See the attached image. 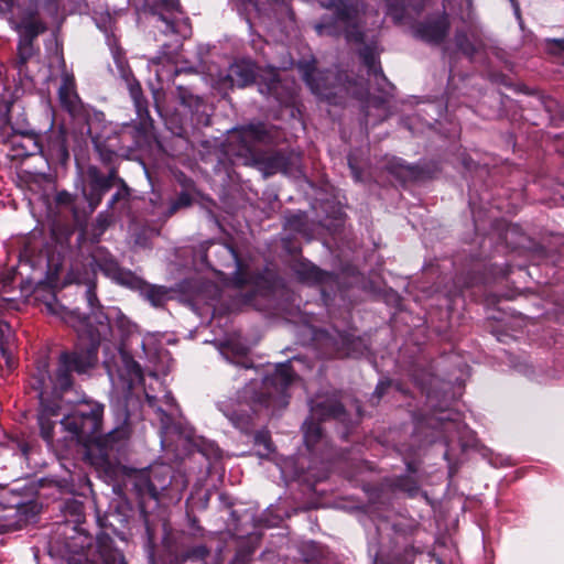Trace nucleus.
<instances>
[{
	"mask_svg": "<svg viewBox=\"0 0 564 564\" xmlns=\"http://www.w3.org/2000/svg\"><path fill=\"white\" fill-rule=\"evenodd\" d=\"M85 297L89 314L75 310L64 317L77 332V344L72 349L61 351L54 375L50 372L46 361L39 364L33 373V386L42 392L47 389L74 390L75 376L89 377L98 364L99 346L110 336L111 325L99 303L94 283L87 286Z\"/></svg>",
	"mask_w": 564,
	"mask_h": 564,
	"instance_id": "obj_1",
	"label": "nucleus"
},
{
	"mask_svg": "<svg viewBox=\"0 0 564 564\" xmlns=\"http://www.w3.org/2000/svg\"><path fill=\"white\" fill-rule=\"evenodd\" d=\"M80 402L77 409L61 420V425L85 446V456L100 477L113 480L120 471L121 458L132 433L127 405L123 402L115 405L116 425L102 435L105 405L95 401Z\"/></svg>",
	"mask_w": 564,
	"mask_h": 564,
	"instance_id": "obj_2",
	"label": "nucleus"
},
{
	"mask_svg": "<svg viewBox=\"0 0 564 564\" xmlns=\"http://www.w3.org/2000/svg\"><path fill=\"white\" fill-rule=\"evenodd\" d=\"M294 380L290 362L278 365L274 370L261 379H250L236 393L235 399L217 403V409L241 434L252 436L254 445L263 446L267 453L272 451L268 431L256 430L261 414L274 415L289 404V388Z\"/></svg>",
	"mask_w": 564,
	"mask_h": 564,
	"instance_id": "obj_3",
	"label": "nucleus"
},
{
	"mask_svg": "<svg viewBox=\"0 0 564 564\" xmlns=\"http://www.w3.org/2000/svg\"><path fill=\"white\" fill-rule=\"evenodd\" d=\"M61 107L79 127L82 134L90 137L99 159L105 164H112L119 151L131 150L138 145L140 134L135 124L121 127L107 122L102 111L85 106L72 79L65 78L58 88Z\"/></svg>",
	"mask_w": 564,
	"mask_h": 564,
	"instance_id": "obj_4",
	"label": "nucleus"
},
{
	"mask_svg": "<svg viewBox=\"0 0 564 564\" xmlns=\"http://www.w3.org/2000/svg\"><path fill=\"white\" fill-rule=\"evenodd\" d=\"M272 141V135L262 122L250 123L235 131L229 137L231 151L254 165L265 177L276 173L290 174L299 165V156L286 150L262 151L259 144Z\"/></svg>",
	"mask_w": 564,
	"mask_h": 564,
	"instance_id": "obj_5",
	"label": "nucleus"
},
{
	"mask_svg": "<svg viewBox=\"0 0 564 564\" xmlns=\"http://www.w3.org/2000/svg\"><path fill=\"white\" fill-rule=\"evenodd\" d=\"M221 268L232 269L228 278V284L240 291V296L246 304H251L257 296H269L275 286L271 274L253 273L249 267L239 258L237 250L228 243H214L207 252L206 259Z\"/></svg>",
	"mask_w": 564,
	"mask_h": 564,
	"instance_id": "obj_6",
	"label": "nucleus"
},
{
	"mask_svg": "<svg viewBox=\"0 0 564 564\" xmlns=\"http://www.w3.org/2000/svg\"><path fill=\"white\" fill-rule=\"evenodd\" d=\"M323 7L332 12L324 14L316 24L318 34L343 36L348 43L365 42L362 0H328Z\"/></svg>",
	"mask_w": 564,
	"mask_h": 564,
	"instance_id": "obj_7",
	"label": "nucleus"
},
{
	"mask_svg": "<svg viewBox=\"0 0 564 564\" xmlns=\"http://www.w3.org/2000/svg\"><path fill=\"white\" fill-rule=\"evenodd\" d=\"M310 417L303 423L304 442L311 453L318 451L319 444L324 442L323 431L316 421L334 420L343 424L347 436L348 431L357 423V421L347 412L340 402L338 394L316 395L310 401Z\"/></svg>",
	"mask_w": 564,
	"mask_h": 564,
	"instance_id": "obj_8",
	"label": "nucleus"
},
{
	"mask_svg": "<svg viewBox=\"0 0 564 564\" xmlns=\"http://www.w3.org/2000/svg\"><path fill=\"white\" fill-rule=\"evenodd\" d=\"M232 86L243 88L257 83L262 95L274 98L280 104H286L293 96L292 83L282 79L276 68L268 67L258 72L250 59L235 62L227 75Z\"/></svg>",
	"mask_w": 564,
	"mask_h": 564,
	"instance_id": "obj_9",
	"label": "nucleus"
},
{
	"mask_svg": "<svg viewBox=\"0 0 564 564\" xmlns=\"http://www.w3.org/2000/svg\"><path fill=\"white\" fill-rule=\"evenodd\" d=\"M145 7L153 26L164 35L174 36L173 44L163 45V53L169 55L171 52L166 51L167 48H177L182 40L191 35L189 19L183 11L180 0H145Z\"/></svg>",
	"mask_w": 564,
	"mask_h": 564,
	"instance_id": "obj_10",
	"label": "nucleus"
},
{
	"mask_svg": "<svg viewBox=\"0 0 564 564\" xmlns=\"http://www.w3.org/2000/svg\"><path fill=\"white\" fill-rule=\"evenodd\" d=\"M13 107L11 93L4 86H0V143H11L14 149H20L19 155L41 154L43 144L37 135L11 121L9 113Z\"/></svg>",
	"mask_w": 564,
	"mask_h": 564,
	"instance_id": "obj_11",
	"label": "nucleus"
},
{
	"mask_svg": "<svg viewBox=\"0 0 564 564\" xmlns=\"http://www.w3.org/2000/svg\"><path fill=\"white\" fill-rule=\"evenodd\" d=\"M452 29L451 17L445 4L442 9L425 14L411 26L413 37L431 45L441 46L446 42Z\"/></svg>",
	"mask_w": 564,
	"mask_h": 564,
	"instance_id": "obj_12",
	"label": "nucleus"
},
{
	"mask_svg": "<svg viewBox=\"0 0 564 564\" xmlns=\"http://www.w3.org/2000/svg\"><path fill=\"white\" fill-rule=\"evenodd\" d=\"M108 45L117 69V74L126 83L139 119L145 122L150 119V113L148 100L143 96L142 87L139 80H137L133 76V73L124 56V52L117 44V40L115 37H108Z\"/></svg>",
	"mask_w": 564,
	"mask_h": 564,
	"instance_id": "obj_13",
	"label": "nucleus"
},
{
	"mask_svg": "<svg viewBox=\"0 0 564 564\" xmlns=\"http://www.w3.org/2000/svg\"><path fill=\"white\" fill-rule=\"evenodd\" d=\"M318 341L326 358H358L368 351V344L360 336L333 329L321 334Z\"/></svg>",
	"mask_w": 564,
	"mask_h": 564,
	"instance_id": "obj_14",
	"label": "nucleus"
},
{
	"mask_svg": "<svg viewBox=\"0 0 564 564\" xmlns=\"http://www.w3.org/2000/svg\"><path fill=\"white\" fill-rule=\"evenodd\" d=\"M118 170L111 166L104 174L97 166L89 165L83 181L82 194L88 204L89 214H93L100 205L104 196L115 186Z\"/></svg>",
	"mask_w": 564,
	"mask_h": 564,
	"instance_id": "obj_15",
	"label": "nucleus"
},
{
	"mask_svg": "<svg viewBox=\"0 0 564 564\" xmlns=\"http://www.w3.org/2000/svg\"><path fill=\"white\" fill-rule=\"evenodd\" d=\"M93 263L117 284L128 288L129 284L138 282V275L128 269L121 268L116 258L105 248H97L93 254Z\"/></svg>",
	"mask_w": 564,
	"mask_h": 564,
	"instance_id": "obj_16",
	"label": "nucleus"
},
{
	"mask_svg": "<svg viewBox=\"0 0 564 564\" xmlns=\"http://www.w3.org/2000/svg\"><path fill=\"white\" fill-rule=\"evenodd\" d=\"M41 154L54 165H65L69 161L68 132L64 127L50 130Z\"/></svg>",
	"mask_w": 564,
	"mask_h": 564,
	"instance_id": "obj_17",
	"label": "nucleus"
},
{
	"mask_svg": "<svg viewBox=\"0 0 564 564\" xmlns=\"http://www.w3.org/2000/svg\"><path fill=\"white\" fill-rule=\"evenodd\" d=\"M379 53L377 41L365 43L358 52L362 64L367 67L368 75L375 77L378 90L382 94L389 95V89H393L394 87L388 80L382 70L379 61Z\"/></svg>",
	"mask_w": 564,
	"mask_h": 564,
	"instance_id": "obj_18",
	"label": "nucleus"
},
{
	"mask_svg": "<svg viewBox=\"0 0 564 564\" xmlns=\"http://www.w3.org/2000/svg\"><path fill=\"white\" fill-rule=\"evenodd\" d=\"M176 97L182 106L192 113V120L196 126H209L210 118L207 112L205 100L195 95L189 88L184 86L176 87Z\"/></svg>",
	"mask_w": 564,
	"mask_h": 564,
	"instance_id": "obj_19",
	"label": "nucleus"
},
{
	"mask_svg": "<svg viewBox=\"0 0 564 564\" xmlns=\"http://www.w3.org/2000/svg\"><path fill=\"white\" fill-rule=\"evenodd\" d=\"M453 40L457 51L469 59L475 57L482 45L480 28L475 23L457 28Z\"/></svg>",
	"mask_w": 564,
	"mask_h": 564,
	"instance_id": "obj_20",
	"label": "nucleus"
},
{
	"mask_svg": "<svg viewBox=\"0 0 564 564\" xmlns=\"http://www.w3.org/2000/svg\"><path fill=\"white\" fill-rule=\"evenodd\" d=\"M291 269L301 282L310 285L323 284L330 279L329 272L302 257L293 259Z\"/></svg>",
	"mask_w": 564,
	"mask_h": 564,
	"instance_id": "obj_21",
	"label": "nucleus"
},
{
	"mask_svg": "<svg viewBox=\"0 0 564 564\" xmlns=\"http://www.w3.org/2000/svg\"><path fill=\"white\" fill-rule=\"evenodd\" d=\"M115 186L117 187L116 193H113L110 199L107 203L108 210H112V213L118 214L119 216H130L132 213V189L128 186L126 181L121 178L119 175L115 182Z\"/></svg>",
	"mask_w": 564,
	"mask_h": 564,
	"instance_id": "obj_22",
	"label": "nucleus"
},
{
	"mask_svg": "<svg viewBox=\"0 0 564 564\" xmlns=\"http://www.w3.org/2000/svg\"><path fill=\"white\" fill-rule=\"evenodd\" d=\"M128 289L138 291L154 307H163L172 299L170 289L163 285L150 284L140 276H138V282L129 284Z\"/></svg>",
	"mask_w": 564,
	"mask_h": 564,
	"instance_id": "obj_23",
	"label": "nucleus"
},
{
	"mask_svg": "<svg viewBox=\"0 0 564 564\" xmlns=\"http://www.w3.org/2000/svg\"><path fill=\"white\" fill-rule=\"evenodd\" d=\"M315 63L316 62L314 58L308 61H301L297 64V68L302 73L304 82L315 95L328 98L333 91L326 84L325 78L316 77Z\"/></svg>",
	"mask_w": 564,
	"mask_h": 564,
	"instance_id": "obj_24",
	"label": "nucleus"
},
{
	"mask_svg": "<svg viewBox=\"0 0 564 564\" xmlns=\"http://www.w3.org/2000/svg\"><path fill=\"white\" fill-rule=\"evenodd\" d=\"M31 388L36 392V397L40 400L41 412L39 415H45V419H52L53 416L59 415L61 406L57 399H61L65 393L70 390H57L47 389V391H41V389L33 386V377L31 378Z\"/></svg>",
	"mask_w": 564,
	"mask_h": 564,
	"instance_id": "obj_25",
	"label": "nucleus"
},
{
	"mask_svg": "<svg viewBox=\"0 0 564 564\" xmlns=\"http://www.w3.org/2000/svg\"><path fill=\"white\" fill-rule=\"evenodd\" d=\"M130 482L135 497L139 499V505L142 510L145 508L148 500H155V495L152 490L151 473H149V469L135 471L130 477Z\"/></svg>",
	"mask_w": 564,
	"mask_h": 564,
	"instance_id": "obj_26",
	"label": "nucleus"
},
{
	"mask_svg": "<svg viewBox=\"0 0 564 564\" xmlns=\"http://www.w3.org/2000/svg\"><path fill=\"white\" fill-rule=\"evenodd\" d=\"M487 270L488 268L484 262H476L473 265V269L468 271L465 276L457 278L455 282L457 289L455 291V295L462 293L464 289L488 283L490 281V276L486 273Z\"/></svg>",
	"mask_w": 564,
	"mask_h": 564,
	"instance_id": "obj_27",
	"label": "nucleus"
},
{
	"mask_svg": "<svg viewBox=\"0 0 564 564\" xmlns=\"http://www.w3.org/2000/svg\"><path fill=\"white\" fill-rule=\"evenodd\" d=\"M19 26L14 28L20 32L19 41L34 44L37 36L46 30V26L40 20L33 18V12H30L28 17L18 19Z\"/></svg>",
	"mask_w": 564,
	"mask_h": 564,
	"instance_id": "obj_28",
	"label": "nucleus"
},
{
	"mask_svg": "<svg viewBox=\"0 0 564 564\" xmlns=\"http://www.w3.org/2000/svg\"><path fill=\"white\" fill-rule=\"evenodd\" d=\"M149 473H151L152 490L155 495V501H158L161 492L166 490L173 482L172 468L161 464L149 468Z\"/></svg>",
	"mask_w": 564,
	"mask_h": 564,
	"instance_id": "obj_29",
	"label": "nucleus"
},
{
	"mask_svg": "<svg viewBox=\"0 0 564 564\" xmlns=\"http://www.w3.org/2000/svg\"><path fill=\"white\" fill-rule=\"evenodd\" d=\"M388 14L395 22H401L406 14V9L412 8L415 12H420L424 8L425 0H386Z\"/></svg>",
	"mask_w": 564,
	"mask_h": 564,
	"instance_id": "obj_30",
	"label": "nucleus"
},
{
	"mask_svg": "<svg viewBox=\"0 0 564 564\" xmlns=\"http://www.w3.org/2000/svg\"><path fill=\"white\" fill-rule=\"evenodd\" d=\"M388 14L395 22H401L406 14V9L412 8L415 12H420L424 8L425 0H386Z\"/></svg>",
	"mask_w": 564,
	"mask_h": 564,
	"instance_id": "obj_31",
	"label": "nucleus"
},
{
	"mask_svg": "<svg viewBox=\"0 0 564 564\" xmlns=\"http://www.w3.org/2000/svg\"><path fill=\"white\" fill-rule=\"evenodd\" d=\"M221 354L225 356V358L243 369H251L253 367L252 360L248 356V348L238 344L229 343Z\"/></svg>",
	"mask_w": 564,
	"mask_h": 564,
	"instance_id": "obj_32",
	"label": "nucleus"
},
{
	"mask_svg": "<svg viewBox=\"0 0 564 564\" xmlns=\"http://www.w3.org/2000/svg\"><path fill=\"white\" fill-rule=\"evenodd\" d=\"M39 53V48L34 44H29L19 41L17 47V57L13 61L18 74L22 77H28L26 64Z\"/></svg>",
	"mask_w": 564,
	"mask_h": 564,
	"instance_id": "obj_33",
	"label": "nucleus"
},
{
	"mask_svg": "<svg viewBox=\"0 0 564 564\" xmlns=\"http://www.w3.org/2000/svg\"><path fill=\"white\" fill-rule=\"evenodd\" d=\"M387 169L390 173L403 180H415L421 173L419 166L408 164L400 158H392L388 161Z\"/></svg>",
	"mask_w": 564,
	"mask_h": 564,
	"instance_id": "obj_34",
	"label": "nucleus"
},
{
	"mask_svg": "<svg viewBox=\"0 0 564 564\" xmlns=\"http://www.w3.org/2000/svg\"><path fill=\"white\" fill-rule=\"evenodd\" d=\"M392 491H400L405 494L410 498H414L420 492V486L415 477L411 475H402L392 478L389 481Z\"/></svg>",
	"mask_w": 564,
	"mask_h": 564,
	"instance_id": "obj_35",
	"label": "nucleus"
},
{
	"mask_svg": "<svg viewBox=\"0 0 564 564\" xmlns=\"http://www.w3.org/2000/svg\"><path fill=\"white\" fill-rule=\"evenodd\" d=\"M111 221V217L107 212L99 213L91 227L90 240L93 242H99L101 236L108 229Z\"/></svg>",
	"mask_w": 564,
	"mask_h": 564,
	"instance_id": "obj_36",
	"label": "nucleus"
},
{
	"mask_svg": "<svg viewBox=\"0 0 564 564\" xmlns=\"http://www.w3.org/2000/svg\"><path fill=\"white\" fill-rule=\"evenodd\" d=\"M394 388L400 392H404L402 384L399 381H394L391 379L380 380L375 389V392L371 397L372 404H376L380 401V399L387 394L388 390Z\"/></svg>",
	"mask_w": 564,
	"mask_h": 564,
	"instance_id": "obj_37",
	"label": "nucleus"
},
{
	"mask_svg": "<svg viewBox=\"0 0 564 564\" xmlns=\"http://www.w3.org/2000/svg\"><path fill=\"white\" fill-rule=\"evenodd\" d=\"M18 4L15 0H0V18L7 20L13 28H18V18L15 9Z\"/></svg>",
	"mask_w": 564,
	"mask_h": 564,
	"instance_id": "obj_38",
	"label": "nucleus"
},
{
	"mask_svg": "<svg viewBox=\"0 0 564 564\" xmlns=\"http://www.w3.org/2000/svg\"><path fill=\"white\" fill-rule=\"evenodd\" d=\"M209 555V549L204 544L194 545L184 551V560L192 562L204 561Z\"/></svg>",
	"mask_w": 564,
	"mask_h": 564,
	"instance_id": "obj_39",
	"label": "nucleus"
},
{
	"mask_svg": "<svg viewBox=\"0 0 564 564\" xmlns=\"http://www.w3.org/2000/svg\"><path fill=\"white\" fill-rule=\"evenodd\" d=\"M254 553V549L249 544L239 546L230 564H249Z\"/></svg>",
	"mask_w": 564,
	"mask_h": 564,
	"instance_id": "obj_40",
	"label": "nucleus"
},
{
	"mask_svg": "<svg viewBox=\"0 0 564 564\" xmlns=\"http://www.w3.org/2000/svg\"><path fill=\"white\" fill-rule=\"evenodd\" d=\"M192 203V196L187 192L183 191L171 202V205L169 207V214L173 215L178 209L191 206Z\"/></svg>",
	"mask_w": 564,
	"mask_h": 564,
	"instance_id": "obj_41",
	"label": "nucleus"
},
{
	"mask_svg": "<svg viewBox=\"0 0 564 564\" xmlns=\"http://www.w3.org/2000/svg\"><path fill=\"white\" fill-rule=\"evenodd\" d=\"M440 421L442 423V430L447 433L453 430L457 431L459 434L468 433L464 426H462L460 422H457L449 415L440 417Z\"/></svg>",
	"mask_w": 564,
	"mask_h": 564,
	"instance_id": "obj_42",
	"label": "nucleus"
},
{
	"mask_svg": "<svg viewBox=\"0 0 564 564\" xmlns=\"http://www.w3.org/2000/svg\"><path fill=\"white\" fill-rule=\"evenodd\" d=\"M39 425L41 430V436L50 442L53 438L54 422L51 419H45V415H39Z\"/></svg>",
	"mask_w": 564,
	"mask_h": 564,
	"instance_id": "obj_43",
	"label": "nucleus"
},
{
	"mask_svg": "<svg viewBox=\"0 0 564 564\" xmlns=\"http://www.w3.org/2000/svg\"><path fill=\"white\" fill-rule=\"evenodd\" d=\"M116 327L119 329L122 337H128L133 333L135 325L126 316L120 315L116 319Z\"/></svg>",
	"mask_w": 564,
	"mask_h": 564,
	"instance_id": "obj_44",
	"label": "nucleus"
},
{
	"mask_svg": "<svg viewBox=\"0 0 564 564\" xmlns=\"http://www.w3.org/2000/svg\"><path fill=\"white\" fill-rule=\"evenodd\" d=\"M55 202L61 207H67L70 208L76 215V210L74 209V197L72 194H69L66 191L58 192L55 196Z\"/></svg>",
	"mask_w": 564,
	"mask_h": 564,
	"instance_id": "obj_45",
	"label": "nucleus"
},
{
	"mask_svg": "<svg viewBox=\"0 0 564 564\" xmlns=\"http://www.w3.org/2000/svg\"><path fill=\"white\" fill-rule=\"evenodd\" d=\"M348 166L351 172V175L356 182H362L364 181V171L358 165L356 159L352 155H348Z\"/></svg>",
	"mask_w": 564,
	"mask_h": 564,
	"instance_id": "obj_46",
	"label": "nucleus"
},
{
	"mask_svg": "<svg viewBox=\"0 0 564 564\" xmlns=\"http://www.w3.org/2000/svg\"><path fill=\"white\" fill-rule=\"evenodd\" d=\"M511 7H512V11H513V14H514V18L520 26L521 30H524V21H523V18H522V13H521V9H520V3L518 0H512V1H509Z\"/></svg>",
	"mask_w": 564,
	"mask_h": 564,
	"instance_id": "obj_47",
	"label": "nucleus"
},
{
	"mask_svg": "<svg viewBox=\"0 0 564 564\" xmlns=\"http://www.w3.org/2000/svg\"><path fill=\"white\" fill-rule=\"evenodd\" d=\"M159 413H160V420L162 423V430L165 433H167V431L171 429V426H170L171 416L162 409H159Z\"/></svg>",
	"mask_w": 564,
	"mask_h": 564,
	"instance_id": "obj_48",
	"label": "nucleus"
},
{
	"mask_svg": "<svg viewBox=\"0 0 564 564\" xmlns=\"http://www.w3.org/2000/svg\"><path fill=\"white\" fill-rule=\"evenodd\" d=\"M552 43L557 51H564V39H554Z\"/></svg>",
	"mask_w": 564,
	"mask_h": 564,
	"instance_id": "obj_49",
	"label": "nucleus"
},
{
	"mask_svg": "<svg viewBox=\"0 0 564 564\" xmlns=\"http://www.w3.org/2000/svg\"><path fill=\"white\" fill-rule=\"evenodd\" d=\"M406 469H408V471H410L412 474L416 473V470H417L416 464L414 462H408Z\"/></svg>",
	"mask_w": 564,
	"mask_h": 564,
	"instance_id": "obj_50",
	"label": "nucleus"
},
{
	"mask_svg": "<svg viewBox=\"0 0 564 564\" xmlns=\"http://www.w3.org/2000/svg\"><path fill=\"white\" fill-rule=\"evenodd\" d=\"M301 564H321V563L315 558H312V560L305 558Z\"/></svg>",
	"mask_w": 564,
	"mask_h": 564,
	"instance_id": "obj_51",
	"label": "nucleus"
},
{
	"mask_svg": "<svg viewBox=\"0 0 564 564\" xmlns=\"http://www.w3.org/2000/svg\"><path fill=\"white\" fill-rule=\"evenodd\" d=\"M459 440L463 441V437L460 436ZM471 446H474L471 443L462 442L463 449H466V448L471 447Z\"/></svg>",
	"mask_w": 564,
	"mask_h": 564,
	"instance_id": "obj_52",
	"label": "nucleus"
},
{
	"mask_svg": "<svg viewBox=\"0 0 564 564\" xmlns=\"http://www.w3.org/2000/svg\"><path fill=\"white\" fill-rule=\"evenodd\" d=\"M443 455H444V458L446 460H448V462L451 460V458H449V451L448 449H446Z\"/></svg>",
	"mask_w": 564,
	"mask_h": 564,
	"instance_id": "obj_53",
	"label": "nucleus"
},
{
	"mask_svg": "<svg viewBox=\"0 0 564 564\" xmlns=\"http://www.w3.org/2000/svg\"><path fill=\"white\" fill-rule=\"evenodd\" d=\"M100 564H115V563H113V562H110V561H108V560H105V561H102V563H100Z\"/></svg>",
	"mask_w": 564,
	"mask_h": 564,
	"instance_id": "obj_54",
	"label": "nucleus"
},
{
	"mask_svg": "<svg viewBox=\"0 0 564 564\" xmlns=\"http://www.w3.org/2000/svg\"><path fill=\"white\" fill-rule=\"evenodd\" d=\"M497 273L496 272H492V270L490 269V275L491 276H495Z\"/></svg>",
	"mask_w": 564,
	"mask_h": 564,
	"instance_id": "obj_55",
	"label": "nucleus"
},
{
	"mask_svg": "<svg viewBox=\"0 0 564 564\" xmlns=\"http://www.w3.org/2000/svg\"><path fill=\"white\" fill-rule=\"evenodd\" d=\"M120 564H127V563H126L124 561H121V563H120Z\"/></svg>",
	"mask_w": 564,
	"mask_h": 564,
	"instance_id": "obj_56",
	"label": "nucleus"
}]
</instances>
